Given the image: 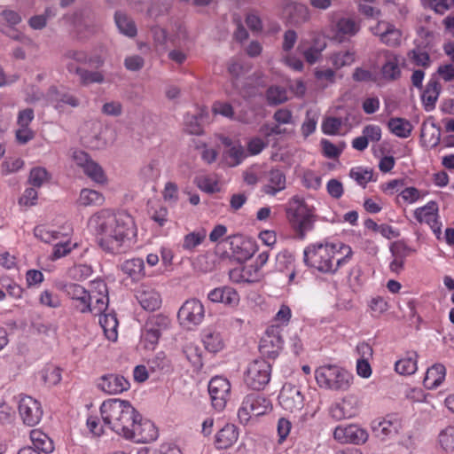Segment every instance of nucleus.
Returning <instances> with one entry per match:
<instances>
[{
    "label": "nucleus",
    "instance_id": "f257e3e1",
    "mask_svg": "<svg viewBox=\"0 0 454 454\" xmlns=\"http://www.w3.org/2000/svg\"><path fill=\"white\" fill-rule=\"evenodd\" d=\"M98 242L103 250L121 254L130 247L137 231L131 215L105 213L98 216Z\"/></svg>",
    "mask_w": 454,
    "mask_h": 454
},
{
    "label": "nucleus",
    "instance_id": "f03ea898",
    "mask_svg": "<svg viewBox=\"0 0 454 454\" xmlns=\"http://www.w3.org/2000/svg\"><path fill=\"white\" fill-rule=\"evenodd\" d=\"M343 248L347 250V254L336 258L339 252L335 245L328 242L310 244L303 251V261L306 265L315 268L320 272L333 274L351 258L350 247L344 246Z\"/></svg>",
    "mask_w": 454,
    "mask_h": 454
},
{
    "label": "nucleus",
    "instance_id": "7ed1b4c3",
    "mask_svg": "<svg viewBox=\"0 0 454 454\" xmlns=\"http://www.w3.org/2000/svg\"><path fill=\"white\" fill-rule=\"evenodd\" d=\"M100 413L104 424L125 438L139 412L129 401L109 399L101 404Z\"/></svg>",
    "mask_w": 454,
    "mask_h": 454
},
{
    "label": "nucleus",
    "instance_id": "20e7f679",
    "mask_svg": "<svg viewBox=\"0 0 454 454\" xmlns=\"http://www.w3.org/2000/svg\"><path fill=\"white\" fill-rule=\"evenodd\" d=\"M286 216L291 228L299 239H304L307 233L314 229L317 215L315 208L309 207L303 198L295 195L289 200Z\"/></svg>",
    "mask_w": 454,
    "mask_h": 454
},
{
    "label": "nucleus",
    "instance_id": "39448f33",
    "mask_svg": "<svg viewBox=\"0 0 454 454\" xmlns=\"http://www.w3.org/2000/svg\"><path fill=\"white\" fill-rule=\"evenodd\" d=\"M315 378L321 387L345 391L349 387L353 376L336 365H324L316 370Z\"/></svg>",
    "mask_w": 454,
    "mask_h": 454
},
{
    "label": "nucleus",
    "instance_id": "423d86ee",
    "mask_svg": "<svg viewBox=\"0 0 454 454\" xmlns=\"http://www.w3.org/2000/svg\"><path fill=\"white\" fill-rule=\"evenodd\" d=\"M271 376V364L264 359L252 361L245 373L244 382L253 390H262L269 384Z\"/></svg>",
    "mask_w": 454,
    "mask_h": 454
},
{
    "label": "nucleus",
    "instance_id": "0eeeda50",
    "mask_svg": "<svg viewBox=\"0 0 454 454\" xmlns=\"http://www.w3.org/2000/svg\"><path fill=\"white\" fill-rule=\"evenodd\" d=\"M271 410V403L269 399L258 394H250L245 396L238 411V417L241 423H247L254 416L264 415Z\"/></svg>",
    "mask_w": 454,
    "mask_h": 454
},
{
    "label": "nucleus",
    "instance_id": "6e6552de",
    "mask_svg": "<svg viewBox=\"0 0 454 454\" xmlns=\"http://www.w3.org/2000/svg\"><path fill=\"white\" fill-rule=\"evenodd\" d=\"M281 331L278 325L268 327L259 345V351L263 356L275 359L279 355L284 343Z\"/></svg>",
    "mask_w": 454,
    "mask_h": 454
},
{
    "label": "nucleus",
    "instance_id": "1a4fd4ad",
    "mask_svg": "<svg viewBox=\"0 0 454 454\" xmlns=\"http://www.w3.org/2000/svg\"><path fill=\"white\" fill-rule=\"evenodd\" d=\"M157 438L158 430L154 424L149 419H143L140 413L125 437L137 442H150Z\"/></svg>",
    "mask_w": 454,
    "mask_h": 454
},
{
    "label": "nucleus",
    "instance_id": "9d476101",
    "mask_svg": "<svg viewBox=\"0 0 454 454\" xmlns=\"http://www.w3.org/2000/svg\"><path fill=\"white\" fill-rule=\"evenodd\" d=\"M205 316L204 306L197 299L187 300L179 309L177 317L186 326L200 325Z\"/></svg>",
    "mask_w": 454,
    "mask_h": 454
},
{
    "label": "nucleus",
    "instance_id": "9b49d317",
    "mask_svg": "<svg viewBox=\"0 0 454 454\" xmlns=\"http://www.w3.org/2000/svg\"><path fill=\"white\" fill-rule=\"evenodd\" d=\"M18 409L25 425L34 427L40 422L43 410L40 403L35 399L27 395L20 396Z\"/></svg>",
    "mask_w": 454,
    "mask_h": 454
},
{
    "label": "nucleus",
    "instance_id": "f8f14e48",
    "mask_svg": "<svg viewBox=\"0 0 454 454\" xmlns=\"http://www.w3.org/2000/svg\"><path fill=\"white\" fill-rule=\"evenodd\" d=\"M90 302L92 304L91 313L101 315L104 313L109 302L108 288L106 282L102 279H96L90 283Z\"/></svg>",
    "mask_w": 454,
    "mask_h": 454
},
{
    "label": "nucleus",
    "instance_id": "ddd939ff",
    "mask_svg": "<svg viewBox=\"0 0 454 454\" xmlns=\"http://www.w3.org/2000/svg\"><path fill=\"white\" fill-rule=\"evenodd\" d=\"M278 402L284 410L295 412L302 409L304 397L299 387L286 383L280 390Z\"/></svg>",
    "mask_w": 454,
    "mask_h": 454
},
{
    "label": "nucleus",
    "instance_id": "4468645a",
    "mask_svg": "<svg viewBox=\"0 0 454 454\" xmlns=\"http://www.w3.org/2000/svg\"><path fill=\"white\" fill-rule=\"evenodd\" d=\"M230 392L231 384L225 378L214 377L208 383V394L211 398L212 405L217 411L223 410Z\"/></svg>",
    "mask_w": 454,
    "mask_h": 454
},
{
    "label": "nucleus",
    "instance_id": "2eb2a0df",
    "mask_svg": "<svg viewBox=\"0 0 454 454\" xmlns=\"http://www.w3.org/2000/svg\"><path fill=\"white\" fill-rule=\"evenodd\" d=\"M62 290L69 298L74 301V307L78 311L91 313L92 304L90 302V294L83 286L75 283H67L63 286Z\"/></svg>",
    "mask_w": 454,
    "mask_h": 454
},
{
    "label": "nucleus",
    "instance_id": "dca6fc26",
    "mask_svg": "<svg viewBox=\"0 0 454 454\" xmlns=\"http://www.w3.org/2000/svg\"><path fill=\"white\" fill-rule=\"evenodd\" d=\"M333 437L341 443L362 444L368 439V433L357 425L339 426L334 429Z\"/></svg>",
    "mask_w": 454,
    "mask_h": 454
},
{
    "label": "nucleus",
    "instance_id": "f3484780",
    "mask_svg": "<svg viewBox=\"0 0 454 454\" xmlns=\"http://www.w3.org/2000/svg\"><path fill=\"white\" fill-rule=\"evenodd\" d=\"M130 384L128 380L119 374H106L100 377L98 387L109 395H117L128 390Z\"/></svg>",
    "mask_w": 454,
    "mask_h": 454
},
{
    "label": "nucleus",
    "instance_id": "a211bd4d",
    "mask_svg": "<svg viewBox=\"0 0 454 454\" xmlns=\"http://www.w3.org/2000/svg\"><path fill=\"white\" fill-rule=\"evenodd\" d=\"M230 244L236 259L239 262H245L250 259L255 252L254 244L250 240H245L241 235H232L226 239Z\"/></svg>",
    "mask_w": 454,
    "mask_h": 454
},
{
    "label": "nucleus",
    "instance_id": "6ab92c4d",
    "mask_svg": "<svg viewBox=\"0 0 454 454\" xmlns=\"http://www.w3.org/2000/svg\"><path fill=\"white\" fill-rule=\"evenodd\" d=\"M400 427L399 419L394 416H387L380 421H373L372 425L373 434L381 441L396 435Z\"/></svg>",
    "mask_w": 454,
    "mask_h": 454
},
{
    "label": "nucleus",
    "instance_id": "aec40b11",
    "mask_svg": "<svg viewBox=\"0 0 454 454\" xmlns=\"http://www.w3.org/2000/svg\"><path fill=\"white\" fill-rule=\"evenodd\" d=\"M136 298L141 307L148 311H154L161 305L160 294L151 286L142 285L136 291Z\"/></svg>",
    "mask_w": 454,
    "mask_h": 454
},
{
    "label": "nucleus",
    "instance_id": "412c9836",
    "mask_svg": "<svg viewBox=\"0 0 454 454\" xmlns=\"http://www.w3.org/2000/svg\"><path fill=\"white\" fill-rule=\"evenodd\" d=\"M69 73H74L79 76L80 84L89 86L93 83H103L105 81L104 74L99 71H90L76 66L74 63L66 64Z\"/></svg>",
    "mask_w": 454,
    "mask_h": 454
},
{
    "label": "nucleus",
    "instance_id": "4be33fe9",
    "mask_svg": "<svg viewBox=\"0 0 454 454\" xmlns=\"http://www.w3.org/2000/svg\"><path fill=\"white\" fill-rule=\"evenodd\" d=\"M266 177L269 182V184L263 187V192L266 194L275 196L278 192L286 189V174L280 168H271L267 172Z\"/></svg>",
    "mask_w": 454,
    "mask_h": 454
},
{
    "label": "nucleus",
    "instance_id": "5701e85b",
    "mask_svg": "<svg viewBox=\"0 0 454 454\" xmlns=\"http://www.w3.org/2000/svg\"><path fill=\"white\" fill-rule=\"evenodd\" d=\"M207 298L213 302H222L226 305H236L239 296L236 290L230 286L215 288L207 294Z\"/></svg>",
    "mask_w": 454,
    "mask_h": 454
},
{
    "label": "nucleus",
    "instance_id": "b1692460",
    "mask_svg": "<svg viewBox=\"0 0 454 454\" xmlns=\"http://www.w3.org/2000/svg\"><path fill=\"white\" fill-rule=\"evenodd\" d=\"M446 374L445 367L441 364H435L427 369L423 384L426 388L434 389L439 387Z\"/></svg>",
    "mask_w": 454,
    "mask_h": 454
},
{
    "label": "nucleus",
    "instance_id": "393cba45",
    "mask_svg": "<svg viewBox=\"0 0 454 454\" xmlns=\"http://www.w3.org/2000/svg\"><path fill=\"white\" fill-rule=\"evenodd\" d=\"M239 437L237 427L233 424H226L215 435V444L218 449H227Z\"/></svg>",
    "mask_w": 454,
    "mask_h": 454
},
{
    "label": "nucleus",
    "instance_id": "a878e982",
    "mask_svg": "<svg viewBox=\"0 0 454 454\" xmlns=\"http://www.w3.org/2000/svg\"><path fill=\"white\" fill-rule=\"evenodd\" d=\"M439 94V82L435 79H430L421 95L422 103L427 112H430L434 109Z\"/></svg>",
    "mask_w": 454,
    "mask_h": 454
},
{
    "label": "nucleus",
    "instance_id": "bb28decb",
    "mask_svg": "<svg viewBox=\"0 0 454 454\" xmlns=\"http://www.w3.org/2000/svg\"><path fill=\"white\" fill-rule=\"evenodd\" d=\"M30 440L33 443V448H35L40 453L44 452L48 454L54 450L52 440L41 430H32L30 432Z\"/></svg>",
    "mask_w": 454,
    "mask_h": 454
},
{
    "label": "nucleus",
    "instance_id": "cd10ccee",
    "mask_svg": "<svg viewBox=\"0 0 454 454\" xmlns=\"http://www.w3.org/2000/svg\"><path fill=\"white\" fill-rule=\"evenodd\" d=\"M421 138L431 147L438 145L441 140V129L434 121H426L421 126Z\"/></svg>",
    "mask_w": 454,
    "mask_h": 454
},
{
    "label": "nucleus",
    "instance_id": "c85d7f7f",
    "mask_svg": "<svg viewBox=\"0 0 454 454\" xmlns=\"http://www.w3.org/2000/svg\"><path fill=\"white\" fill-rule=\"evenodd\" d=\"M356 410L350 401L343 399L340 403H334L330 408V414L335 420H341L352 418L356 415Z\"/></svg>",
    "mask_w": 454,
    "mask_h": 454
},
{
    "label": "nucleus",
    "instance_id": "c756f323",
    "mask_svg": "<svg viewBox=\"0 0 454 454\" xmlns=\"http://www.w3.org/2000/svg\"><path fill=\"white\" fill-rule=\"evenodd\" d=\"M121 268L123 273L135 280H138L145 275V262L142 258H132L127 260L121 264Z\"/></svg>",
    "mask_w": 454,
    "mask_h": 454
},
{
    "label": "nucleus",
    "instance_id": "7c9ffc66",
    "mask_svg": "<svg viewBox=\"0 0 454 454\" xmlns=\"http://www.w3.org/2000/svg\"><path fill=\"white\" fill-rule=\"evenodd\" d=\"M114 22L120 31L124 35L134 37L137 35V27L135 22L124 12L117 11L114 13Z\"/></svg>",
    "mask_w": 454,
    "mask_h": 454
},
{
    "label": "nucleus",
    "instance_id": "2f4dec72",
    "mask_svg": "<svg viewBox=\"0 0 454 454\" xmlns=\"http://www.w3.org/2000/svg\"><path fill=\"white\" fill-rule=\"evenodd\" d=\"M387 127L393 134L402 138L410 137L413 128L408 120L398 117L391 118Z\"/></svg>",
    "mask_w": 454,
    "mask_h": 454
},
{
    "label": "nucleus",
    "instance_id": "473e14b6",
    "mask_svg": "<svg viewBox=\"0 0 454 454\" xmlns=\"http://www.w3.org/2000/svg\"><path fill=\"white\" fill-rule=\"evenodd\" d=\"M438 205L435 201L431 200L424 207H419L414 211V216L419 223H428L438 216Z\"/></svg>",
    "mask_w": 454,
    "mask_h": 454
},
{
    "label": "nucleus",
    "instance_id": "72a5a7b5",
    "mask_svg": "<svg viewBox=\"0 0 454 454\" xmlns=\"http://www.w3.org/2000/svg\"><path fill=\"white\" fill-rule=\"evenodd\" d=\"M429 51L430 50L415 46L414 49L408 52V58L415 66L427 68L432 63Z\"/></svg>",
    "mask_w": 454,
    "mask_h": 454
},
{
    "label": "nucleus",
    "instance_id": "f704fd0d",
    "mask_svg": "<svg viewBox=\"0 0 454 454\" xmlns=\"http://www.w3.org/2000/svg\"><path fill=\"white\" fill-rule=\"evenodd\" d=\"M205 348L212 353L223 349L224 343L220 333L208 329L203 336Z\"/></svg>",
    "mask_w": 454,
    "mask_h": 454
},
{
    "label": "nucleus",
    "instance_id": "c9c22d12",
    "mask_svg": "<svg viewBox=\"0 0 454 454\" xmlns=\"http://www.w3.org/2000/svg\"><path fill=\"white\" fill-rule=\"evenodd\" d=\"M147 364L151 372L167 373L171 369L170 361L163 352L157 353Z\"/></svg>",
    "mask_w": 454,
    "mask_h": 454
},
{
    "label": "nucleus",
    "instance_id": "e433bc0d",
    "mask_svg": "<svg viewBox=\"0 0 454 454\" xmlns=\"http://www.w3.org/2000/svg\"><path fill=\"white\" fill-rule=\"evenodd\" d=\"M338 36L342 41V36H354L359 30L360 25L349 18H341L336 24Z\"/></svg>",
    "mask_w": 454,
    "mask_h": 454
},
{
    "label": "nucleus",
    "instance_id": "4c0bfd02",
    "mask_svg": "<svg viewBox=\"0 0 454 454\" xmlns=\"http://www.w3.org/2000/svg\"><path fill=\"white\" fill-rule=\"evenodd\" d=\"M99 324L102 326L107 339L115 340L117 339L118 321L115 315L101 314L99 315Z\"/></svg>",
    "mask_w": 454,
    "mask_h": 454
},
{
    "label": "nucleus",
    "instance_id": "58836bf2",
    "mask_svg": "<svg viewBox=\"0 0 454 454\" xmlns=\"http://www.w3.org/2000/svg\"><path fill=\"white\" fill-rule=\"evenodd\" d=\"M417 353L413 352L411 356L402 358L395 362V370L402 375H411L417 371Z\"/></svg>",
    "mask_w": 454,
    "mask_h": 454
},
{
    "label": "nucleus",
    "instance_id": "ea45409f",
    "mask_svg": "<svg viewBox=\"0 0 454 454\" xmlns=\"http://www.w3.org/2000/svg\"><path fill=\"white\" fill-rule=\"evenodd\" d=\"M223 154L230 167L239 165L247 157L246 151L239 143H236L233 146H231V148L226 149Z\"/></svg>",
    "mask_w": 454,
    "mask_h": 454
},
{
    "label": "nucleus",
    "instance_id": "a19ab883",
    "mask_svg": "<svg viewBox=\"0 0 454 454\" xmlns=\"http://www.w3.org/2000/svg\"><path fill=\"white\" fill-rule=\"evenodd\" d=\"M207 233L205 230L192 231L184 237L182 247L187 251H192L200 246L206 239Z\"/></svg>",
    "mask_w": 454,
    "mask_h": 454
},
{
    "label": "nucleus",
    "instance_id": "79ce46f5",
    "mask_svg": "<svg viewBox=\"0 0 454 454\" xmlns=\"http://www.w3.org/2000/svg\"><path fill=\"white\" fill-rule=\"evenodd\" d=\"M330 59L333 66L340 69L355 62V52L351 51L335 52L331 55Z\"/></svg>",
    "mask_w": 454,
    "mask_h": 454
},
{
    "label": "nucleus",
    "instance_id": "37998d69",
    "mask_svg": "<svg viewBox=\"0 0 454 454\" xmlns=\"http://www.w3.org/2000/svg\"><path fill=\"white\" fill-rule=\"evenodd\" d=\"M80 204L82 206H92V205H101L104 202L103 195L90 189H82L80 193L79 198Z\"/></svg>",
    "mask_w": 454,
    "mask_h": 454
},
{
    "label": "nucleus",
    "instance_id": "c03bdc74",
    "mask_svg": "<svg viewBox=\"0 0 454 454\" xmlns=\"http://www.w3.org/2000/svg\"><path fill=\"white\" fill-rule=\"evenodd\" d=\"M381 72L385 78L391 80L398 78L401 74L398 59L395 56L388 57L382 67Z\"/></svg>",
    "mask_w": 454,
    "mask_h": 454
},
{
    "label": "nucleus",
    "instance_id": "a18cd8bd",
    "mask_svg": "<svg viewBox=\"0 0 454 454\" xmlns=\"http://www.w3.org/2000/svg\"><path fill=\"white\" fill-rule=\"evenodd\" d=\"M266 98L270 106L280 105L287 100L286 90L279 86H271L266 91Z\"/></svg>",
    "mask_w": 454,
    "mask_h": 454
},
{
    "label": "nucleus",
    "instance_id": "49530a36",
    "mask_svg": "<svg viewBox=\"0 0 454 454\" xmlns=\"http://www.w3.org/2000/svg\"><path fill=\"white\" fill-rule=\"evenodd\" d=\"M349 176L359 185L365 188L366 184L372 180L373 172L372 169L369 170L361 167H356L350 169Z\"/></svg>",
    "mask_w": 454,
    "mask_h": 454
},
{
    "label": "nucleus",
    "instance_id": "de8ad7c7",
    "mask_svg": "<svg viewBox=\"0 0 454 454\" xmlns=\"http://www.w3.org/2000/svg\"><path fill=\"white\" fill-rule=\"evenodd\" d=\"M161 334H160L157 330H154L150 326V325L145 322L143 332H142V339L145 342V347L147 349H153L157 345Z\"/></svg>",
    "mask_w": 454,
    "mask_h": 454
},
{
    "label": "nucleus",
    "instance_id": "09e8293b",
    "mask_svg": "<svg viewBox=\"0 0 454 454\" xmlns=\"http://www.w3.org/2000/svg\"><path fill=\"white\" fill-rule=\"evenodd\" d=\"M380 41L391 47L398 46L401 43V32L393 24L387 25Z\"/></svg>",
    "mask_w": 454,
    "mask_h": 454
},
{
    "label": "nucleus",
    "instance_id": "8fccbe9b",
    "mask_svg": "<svg viewBox=\"0 0 454 454\" xmlns=\"http://www.w3.org/2000/svg\"><path fill=\"white\" fill-rule=\"evenodd\" d=\"M82 169L91 180L99 184L106 181V176L102 168L93 160H91Z\"/></svg>",
    "mask_w": 454,
    "mask_h": 454
},
{
    "label": "nucleus",
    "instance_id": "3c124183",
    "mask_svg": "<svg viewBox=\"0 0 454 454\" xmlns=\"http://www.w3.org/2000/svg\"><path fill=\"white\" fill-rule=\"evenodd\" d=\"M49 179V174L44 168L37 167L31 169L28 182L36 188H39L43 184Z\"/></svg>",
    "mask_w": 454,
    "mask_h": 454
},
{
    "label": "nucleus",
    "instance_id": "603ef678",
    "mask_svg": "<svg viewBox=\"0 0 454 454\" xmlns=\"http://www.w3.org/2000/svg\"><path fill=\"white\" fill-rule=\"evenodd\" d=\"M146 322L152 328L157 330L160 334H162V333L166 331L170 325V319L162 314L151 316Z\"/></svg>",
    "mask_w": 454,
    "mask_h": 454
},
{
    "label": "nucleus",
    "instance_id": "864d4df0",
    "mask_svg": "<svg viewBox=\"0 0 454 454\" xmlns=\"http://www.w3.org/2000/svg\"><path fill=\"white\" fill-rule=\"evenodd\" d=\"M42 378L50 386L57 385L61 380V371L53 365L47 366L42 372Z\"/></svg>",
    "mask_w": 454,
    "mask_h": 454
},
{
    "label": "nucleus",
    "instance_id": "5fc2aeb1",
    "mask_svg": "<svg viewBox=\"0 0 454 454\" xmlns=\"http://www.w3.org/2000/svg\"><path fill=\"white\" fill-rule=\"evenodd\" d=\"M419 39L416 40V46L431 50L434 47V33L423 27L418 30Z\"/></svg>",
    "mask_w": 454,
    "mask_h": 454
},
{
    "label": "nucleus",
    "instance_id": "6e6d98bb",
    "mask_svg": "<svg viewBox=\"0 0 454 454\" xmlns=\"http://www.w3.org/2000/svg\"><path fill=\"white\" fill-rule=\"evenodd\" d=\"M75 247H77V243H72L70 240L59 242L54 245L51 258V260H58L61 257H64Z\"/></svg>",
    "mask_w": 454,
    "mask_h": 454
},
{
    "label": "nucleus",
    "instance_id": "4d7b16f0",
    "mask_svg": "<svg viewBox=\"0 0 454 454\" xmlns=\"http://www.w3.org/2000/svg\"><path fill=\"white\" fill-rule=\"evenodd\" d=\"M34 234L35 238L41 241L44 243H51L52 241L59 239V232L48 230L44 226L40 225L35 228Z\"/></svg>",
    "mask_w": 454,
    "mask_h": 454
},
{
    "label": "nucleus",
    "instance_id": "13d9d810",
    "mask_svg": "<svg viewBox=\"0 0 454 454\" xmlns=\"http://www.w3.org/2000/svg\"><path fill=\"white\" fill-rule=\"evenodd\" d=\"M439 442L445 450L454 449V427H448L440 433Z\"/></svg>",
    "mask_w": 454,
    "mask_h": 454
},
{
    "label": "nucleus",
    "instance_id": "bf43d9fd",
    "mask_svg": "<svg viewBox=\"0 0 454 454\" xmlns=\"http://www.w3.org/2000/svg\"><path fill=\"white\" fill-rule=\"evenodd\" d=\"M342 121L338 117H327L322 123V130L326 135H335L339 132Z\"/></svg>",
    "mask_w": 454,
    "mask_h": 454
},
{
    "label": "nucleus",
    "instance_id": "052dcab7",
    "mask_svg": "<svg viewBox=\"0 0 454 454\" xmlns=\"http://www.w3.org/2000/svg\"><path fill=\"white\" fill-rule=\"evenodd\" d=\"M63 58L67 64L74 62L84 64L89 59L88 54L85 51L78 50H67Z\"/></svg>",
    "mask_w": 454,
    "mask_h": 454
},
{
    "label": "nucleus",
    "instance_id": "680f3d73",
    "mask_svg": "<svg viewBox=\"0 0 454 454\" xmlns=\"http://www.w3.org/2000/svg\"><path fill=\"white\" fill-rule=\"evenodd\" d=\"M40 304L49 308H59L60 306V300L57 294H54L49 290H44L41 293L39 297Z\"/></svg>",
    "mask_w": 454,
    "mask_h": 454
},
{
    "label": "nucleus",
    "instance_id": "e2e57ef3",
    "mask_svg": "<svg viewBox=\"0 0 454 454\" xmlns=\"http://www.w3.org/2000/svg\"><path fill=\"white\" fill-rule=\"evenodd\" d=\"M141 176L146 182H153L160 176V169L155 162H150L140 172Z\"/></svg>",
    "mask_w": 454,
    "mask_h": 454
},
{
    "label": "nucleus",
    "instance_id": "0e129e2a",
    "mask_svg": "<svg viewBox=\"0 0 454 454\" xmlns=\"http://www.w3.org/2000/svg\"><path fill=\"white\" fill-rule=\"evenodd\" d=\"M411 251V249L402 241H395L390 247L392 256L399 259L405 260Z\"/></svg>",
    "mask_w": 454,
    "mask_h": 454
},
{
    "label": "nucleus",
    "instance_id": "69168bd1",
    "mask_svg": "<svg viewBox=\"0 0 454 454\" xmlns=\"http://www.w3.org/2000/svg\"><path fill=\"white\" fill-rule=\"evenodd\" d=\"M328 194L333 199H340L344 192L343 184L337 179H330L326 184Z\"/></svg>",
    "mask_w": 454,
    "mask_h": 454
},
{
    "label": "nucleus",
    "instance_id": "338daca9",
    "mask_svg": "<svg viewBox=\"0 0 454 454\" xmlns=\"http://www.w3.org/2000/svg\"><path fill=\"white\" fill-rule=\"evenodd\" d=\"M213 112L224 117L233 119L234 110L231 104L217 101L213 105Z\"/></svg>",
    "mask_w": 454,
    "mask_h": 454
},
{
    "label": "nucleus",
    "instance_id": "774afa93",
    "mask_svg": "<svg viewBox=\"0 0 454 454\" xmlns=\"http://www.w3.org/2000/svg\"><path fill=\"white\" fill-rule=\"evenodd\" d=\"M363 134L368 142H378L381 138V129L378 125H366L363 129Z\"/></svg>",
    "mask_w": 454,
    "mask_h": 454
}]
</instances>
